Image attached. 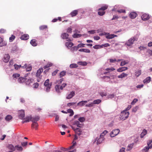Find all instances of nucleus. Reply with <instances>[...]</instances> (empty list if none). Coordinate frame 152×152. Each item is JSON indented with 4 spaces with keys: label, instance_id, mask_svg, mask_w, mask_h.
Wrapping results in <instances>:
<instances>
[{
    "label": "nucleus",
    "instance_id": "dca6fc26",
    "mask_svg": "<svg viewBox=\"0 0 152 152\" xmlns=\"http://www.w3.org/2000/svg\"><path fill=\"white\" fill-rule=\"evenodd\" d=\"M77 131H75V133L77 134L79 136H80L83 134V132L81 129H80L78 128H77Z\"/></svg>",
    "mask_w": 152,
    "mask_h": 152
},
{
    "label": "nucleus",
    "instance_id": "1a4fd4ad",
    "mask_svg": "<svg viewBox=\"0 0 152 152\" xmlns=\"http://www.w3.org/2000/svg\"><path fill=\"white\" fill-rule=\"evenodd\" d=\"M40 117L37 115L32 117L31 116V121L33 123L37 122L40 119Z\"/></svg>",
    "mask_w": 152,
    "mask_h": 152
},
{
    "label": "nucleus",
    "instance_id": "9b49d317",
    "mask_svg": "<svg viewBox=\"0 0 152 152\" xmlns=\"http://www.w3.org/2000/svg\"><path fill=\"white\" fill-rule=\"evenodd\" d=\"M73 124L77 126L78 127L80 128L82 127L83 126V124H80L79 122L77 121H74L73 122Z\"/></svg>",
    "mask_w": 152,
    "mask_h": 152
},
{
    "label": "nucleus",
    "instance_id": "aec40b11",
    "mask_svg": "<svg viewBox=\"0 0 152 152\" xmlns=\"http://www.w3.org/2000/svg\"><path fill=\"white\" fill-rule=\"evenodd\" d=\"M43 69L42 68H40L39 69H38L37 71V72L36 74V76L37 77H39L41 73L43 72Z\"/></svg>",
    "mask_w": 152,
    "mask_h": 152
},
{
    "label": "nucleus",
    "instance_id": "f704fd0d",
    "mask_svg": "<svg viewBox=\"0 0 152 152\" xmlns=\"http://www.w3.org/2000/svg\"><path fill=\"white\" fill-rule=\"evenodd\" d=\"M108 8V6L107 5H105L104 6L98 9V11L102 10L104 11L105 10H106Z\"/></svg>",
    "mask_w": 152,
    "mask_h": 152
},
{
    "label": "nucleus",
    "instance_id": "4be33fe9",
    "mask_svg": "<svg viewBox=\"0 0 152 152\" xmlns=\"http://www.w3.org/2000/svg\"><path fill=\"white\" fill-rule=\"evenodd\" d=\"M128 68L127 67H123L118 68L117 71L118 72H121L126 70H127Z\"/></svg>",
    "mask_w": 152,
    "mask_h": 152
},
{
    "label": "nucleus",
    "instance_id": "ddd939ff",
    "mask_svg": "<svg viewBox=\"0 0 152 152\" xmlns=\"http://www.w3.org/2000/svg\"><path fill=\"white\" fill-rule=\"evenodd\" d=\"M10 56L8 54H5L4 55V61L5 63L8 62L10 59Z\"/></svg>",
    "mask_w": 152,
    "mask_h": 152
},
{
    "label": "nucleus",
    "instance_id": "c85d7f7f",
    "mask_svg": "<svg viewBox=\"0 0 152 152\" xmlns=\"http://www.w3.org/2000/svg\"><path fill=\"white\" fill-rule=\"evenodd\" d=\"M38 126V124L37 122L33 123L31 124V127L34 128L36 129H37Z\"/></svg>",
    "mask_w": 152,
    "mask_h": 152
},
{
    "label": "nucleus",
    "instance_id": "bf43d9fd",
    "mask_svg": "<svg viewBox=\"0 0 152 152\" xmlns=\"http://www.w3.org/2000/svg\"><path fill=\"white\" fill-rule=\"evenodd\" d=\"M115 70V69L112 67L111 68H107L105 69L106 71H113Z\"/></svg>",
    "mask_w": 152,
    "mask_h": 152
},
{
    "label": "nucleus",
    "instance_id": "774afa93",
    "mask_svg": "<svg viewBox=\"0 0 152 152\" xmlns=\"http://www.w3.org/2000/svg\"><path fill=\"white\" fill-rule=\"evenodd\" d=\"M58 69L56 70L52 73V75L53 76H55L56 74L58 73Z\"/></svg>",
    "mask_w": 152,
    "mask_h": 152
},
{
    "label": "nucleus",
    "instance_id": "e433bc0d",
    "mask_svg": "<svg viewBox=\"0 0 152 152\" xmlns=\"http://www.w3.org/2000/svg\"><path fill=\"white\" fill-rule=\"evenodd\" d=\"M12 117L11 115H7L5 118L6 120L8 121L12 120Z\"/></svg>",
    "mask_w": 152,
    "mask_h": 152
},
{
    "label": "nucleus",
    "instance_id": "0eeeda50",
    "mask_svg": "<svg viewBox=\"0 0 152 152\" xmlns=\"http://www.w3.org/2000/svg\"><path fill=\"white\" fill-rule=\"evenodd\" d=\"M69 36V34L67 33H64L61 34V37L63 39H67V41H71V39H70L68 38Z\"/></svg>",
    "mask_w": 152,
    "mask_h": 152
},
{
    "label": "nucleus",
    "instance_id": "ea45409f",
    "mask_svg": "<svg viewBox=\"0 0 152 152\" xmlns=\"http://www.w3.org/2000/svg\"><path fill=\"white\" fill-rule=\"evenodd\" d=\"M60 86L58 85H56L55 86L56 90V92L58 93H60Z\"/></svg>",
    "mask_w": 152,
    "mask_h": 152
},
{
    "label": "nucleus",
    "instance_id": "09e8293b",
    "mask_svg": "<svg viewBox=\"0 0 152 152\" xmlns=\"http://www.w3.org/2000/svg\"><path fill=\"white\" fill-rule=\"evenodd\" d=\"M93 48L95 49H98L99 48H102V45H96L95 46H93Z\"/></svg>",
    "mask_w": 152,
    "mask_h": 152
},
{
    "label": "nucleus",
    "instance_id": "c03bdc74",
    "mask_svg": "<svg viewBox=\"0 0 152 152\" xmlns=\"http://www.w3.org/2000/svg\"><path fill=\"white\" fill-rule=\"evenodd\" d=\"M15 38V37L13 35H12L11 37L9 38V41L11 42H12Z\"/></svg>",
    "mask_w": 152,
    "mask_h": 152
},
{
    "label": "nucleus",
    "instance_id": "4d7b16f0",
    "mask_svg": "<svg viewBox=\"0 0 152 152\" xmlns=\"http://www.w3.org/2000/svg\"><path fill=\"white\" fill-rule=\"evenodd\" d=\"M94 106V104L93 102H91L90 104H87L86 105V107H93Z\"/></svg>",
    "mask_w": 152,
    "mask_h": 152
},
{
    "label": "nucleus",
    "instance_id": "c9c22d12",
    "mask_svg": "<svg viewBox=\"0 0 152 152\" xmlns=\"http://www.w3.org/2000/svg\"><path fill=\"white\" fill-rule=\"evenodd\" d=\"M66 72L65 71H62L61 72L59 75V77L61 78L64 76L66 75Z\"/></svg>",
    "mask_w": 152,
    "mask_h": 152
},
{
    "label": "nucleus",
    "instance_id": "6ab92c4d",
    "mask_svg": "<svg viewBox=\"0 0 152 152\" xmlns=\"http://www.w3.org/2000/svg\"><path fill=\"white\" fill-rule=\"evenodd\" d=\"M78 10H74L71 12L70 15L72 17H73L74 16H76L78 14Z\"/></svg>",
    "mask_w": 152,
    "mask_h": 152
},
{
    "label": "nucleus",
    "instance_id": "b1692460",
    "mask_svg": "<svg viewBox=\"0 0 152 152\" xmlns=\"http://www.w3.org/2000/svg\"><path fill=\"white\" fill-rule=\"evenodd\" d=\"M24 120H26V122H29L30 121H31V115H29L27 116L26 117V118H24V119H23Z\"/></svg>",
    "mask_w": 152,
    "mask_h": 152
},
{
    "label": "nucleus",
    "instance_id": "052dcab7",
    "mask_svg": "<svg viewBox=\"0 0 152 152\" xmlns=\"http://www.w3.org/2000/svg\"><path fill=\"white\" fill-rule=\"evenodd\" d=\"M138 99H134L131 103V104L132 105H134V104L137 101Z\"/></svg>",
    "mask_w": 152,
    "mask_h": 152
},
{
    "label": "nucleus",
    "instance_id": "a878e982",
    "mask_svg": "<svg viewBox=\"0 0 152 152\" xmlns=\"http://www.w3.org/2000/svg\"><path fill=\"white\" fill-rule=\"evenodd\" d=\"M147 131L145 129L143 130L142 132L141 133L140 137L141 138H143L144 136H145L147 134Z\"/></svg>",
    "mask_w": 152,
    "mask_h": 152
},
{
    "label": "nucleus",
    "instance_id": "0e129e2a",
    "mask_svg": "<svg viewBox=\"0 0 152 152\" xmlns=\"http://www.w3.org/2000/svg\"><path fill=\"white\" fill-rule=\"evenodd\" d=\"M117 12H118L119 13H125L126 11L124 10L123 9H121L119 10H118L117 11Z\"/></svg>",
    "mask_w": 152,
    "mask_h": 152
},
{
    "label": "nucleus",
    "instance_id": "cd10ccee",
    "mask_svg": "<svg viewBox=\"0 0 152 152\" xmlns=\"http://www.w3.org/2000/svg\"><path fill=\"white\" fill-rule=\"evenodd\" d=\"M151 80V77H147L143 80V83H149Z\"/></svg>",
    "mask_w": 152,
    "mask_h": 152
},
{
    "label": "nucleus",
    "instance_id": "f257e3e1",
    "mask_svg": "<svg viewBox=\"0 0 152 152\" xmlns=\"http://www.w3.org/2000/svg\"><path fill=\"white\" fill-rule=\"evenodd\" d=\"M129 114V112L125 110L121 112L120 116V120H125L128 117Z\"/></svg>",
    "mask_w": 152,
    "mask_h": 152
},
{
    "label": "nucleus",
    "instance_id": "680f3d73",
    "mask_svg": "<svg viewBox=\"0 0 152 152\" xmlns=\"http://www.w3.org/2000/svg\"><path fill=\"white\" fill-rule=\"evenodd\" d=\"M20 76V74L15 73L13 74V77L15 78H17L18 77H19Z\"/></svg>",
    "mask_w": 152,
    "mask_h": 152
},
{
    "label": "nucleus",
    "instance_id": "6e6552de",
    "mask_svg": "<svg viewBox=\"0 0 152 152\" xmlns=\"http://www.w3.org/2000/svg\"><path fill=\"white\" fill-rule=\"evenodd\" d=\"M142 19L144 21L148 20L150 18V16L148 14L144 13L141 16Z\"/></svg>",
    "mask_w": 152,
    "mask_h": 152
},
{
    "label": "nucleus",
    "instance_id": "69168bd1",
    "mask_svg": "<svg viewBox=\"0 0 152 152\" xmlns=\"http://www.w3.org/2000/svg\"><path fill=\"white\" fill-rule=\"evenodd\" d=\"M100 95L102 97L105 96L107 95L106 93L105 92H102L100 93Z\"/></svg>",
    "mask_w": 152,
    "mask_h": 152
},
{
    "label": "nucleus",
    "instance_id": "a211bd4d",
    "mask_svg": "<svg viewBox=\"0 0 152 152\" xmlns=\"http://www.w3.org/2000/svg\"><path fill=\"white\" fill-rule=\"evenodd\" d=\"M26 80H27V78H26L25 77H20L18 79V82L21 83H23L24 82H25V81H26Z\"/></svg>",
    "mask_w": 152,
    "mask_h": 152
},
{
    "label": "nucleus",
    "instance_id": "79ce46f5",
    "mask_svg": "<svg viewBox=\"0 0 152 152\" xmlns=\"http://www.w3.org/2000/svg\"><path fill=\"white\" fill-rule=\"evenodd\" d=\"M81 35L75 33L74 34L72 35L73 38H77L80 37H81Z\"/></svg>",
    "mask_w": 152,
    "mask_h": 152
},
{
    "label": "nucleus",
    "instance_id": "49530a36",
    "mask_svg": "<svg viewBox=\"0 0 152 152\" xmlns=\"http://www.w3.org/2000/svg\"><path fill=\"white\" fill-rule=\"evenodd\" d=\"M139 107L138 106H136L133 107L132 110V112L135 113L138 109Z\"/></svg>",
    "mask_w": 152,
    "mask_h": 152
},
{
    "label": "nucleus",
    "instance_id": "864d4df0",
    "mask_svg": "<svg viewBox=\"0 0 152 152\" xmlns=\"http://www.w3.org/2000/svg\"><path fill=\"white\" fill-rule=\"evenodd\" d=\"M15 148H16L18 150V151H22L23 148L22 147L20 146H19L18 145H17L15 146Z\"/></svg>",
    "mask_w": 152,
    "mask_h": 152
},
{
    "label": "nucleus",
    "instance_id": "2eb2a0df",
    "mask_svg": "<svg viewBox=\"0 0 152 152\" xmlns=\"http://www.w3.org/2000/svg\"><path fill=\"white\" fill-rule=\"evenodd\" d=\"M29 35L28 34H25L23 35L20 37V39L23 40H26L29 38Z\"/></svg>",
    "mask_w": 152,
    "mask_h": 152
},
{
    "label": "nucleus",
    "instance_id": "f3484780",
    "mask_svg": "<svg viewBox=\"0 0 152 152\" xmlns=\"http://www.w3.org/2000/svg\"><path fill=\"white\" fill-rule=\"evenodd\" d=\"M30 43L31 45L33 46H36L37 45V41L35 39H32Z\"/></svg>",
    "mask_w": 152,
    "mask_h": 152
},
{
    "label": "nucleus",
    "instance_id": "7c9ffc66",
    "mask_svg": "<svg viewBox=\"0 0 152 152\" xmlns=\"http://www.w3.org/2000/svg\"><path fill=\"white\" fill-rule=\"evenodd\" d=\"M67 113H70V114L69 116H72L74 114L73 111L72 109H68L67 110Z\"/></svg>",
    "mask_w": 152,
    "mask_h": 152
},
{
    "label": "nucleus",
    "instance_id": "7ed1b4c3",
    "mask_svg": "<svg viewBox=\"0 0 152 152\" xmlns=\"http://www.w3.org/2000/svg\"><path fill=\"white\" fill-rule=\"evenodd\" d=\"M49 80L48 79L44 83V86L46 87V90L47 92L50 91L52 85L51 83H49Z\"/></svg>",
    "mask_w": 152,
    "mask_h": 152
},
{
    "label": "nucleus",
    "instance_id": "5fc2aeb1",
    "mask_svg": "<svg viewBox=\"0 0 152 152\" xmlns=\"http://www.w3.org/2000/svg\"><path fill=\"white\" fill-rule=\"evenodd\" d=\"M107 131L105 130L101 134L100 136L102 137H103L104 135L107 133Z\"/></svg>",
    "mask_w": 152,
    "mask_h": 152
},
{
    "label": "nucleus",
    "instance_id": "8fccbe9b",
    "mask_svg": "<svg viewBox=\"0 0 152 152\" xmlns=\"http://www.w3.org/2000/svg\"><path fill=\"white\" fill-rule=\"evenodd\" d=\"M78 120L80 122H83L85 121V118L83 117H80L79 119Z\"/></svg>",
    "mask_w": 152,
    "mask_h": 152
},
{
    "label": "nucleus",
    "instance_id": "6e6d98bb",
    "mask_svg": "<svg viewBox=\"0 0 152 152\" xmlns=\"http://www.w3.org/2000/svg\"><path fill=\"white\" fill-rule=\"evenodd\" d=\"M32 69L31 66L30 65L28 66V67L26 68L27 71H31Z\"/></svg>",
    "mask_w": 152,
    "mask_h": 152
},
{
    "label": "nucleus",
    "instance_id": "9d476101",
    "mask_svg": "<svg viewBox=\"0 0 152 152\" xmlns=\"http://www.w3.org/2000/svg\"><path fill=\"white\" fill-rule=\"evenodd\" d=\"M137 13L135 12H131L129 15V17L131 19H132L135 18L137 17Z\"/></svg>",
    "mask_w": 152,
    "mask_h": 152
},
{
    "label": "nucleus",
    "instance_id": "13d9d810",
    "mask_svg": "<svg viewBox=\"0 0 152 152\" xmlns=\"http://www.w3.org/2000/svg\"><path fill=\"white\" fill-rule=\"evenodd\" d=\"M66 85L67 84L66 83L62 84L61 86L60 87V89L61 90H63V88H64L66 86Z\"/></svg>",
    "mask_w": 152,
    "mask_h": 152
},
{
    "label": "nucleus",
    "instance_id": "393cba45",
    "mask_svg": "<svg viewBox=\"0 0 152 152\" xmlns=\"http://www.w3.org/2000/svg\"><path fill=\"white\" fill-rule=\"evenodd\" d=\"M104 138L103 137L100 136V137L98 139L97 142V144H98L101 143L104 140Z\"/></svg>",
    "mask_w": 152,
    "mask_h": 152
},
{
    "label": "nucleus",
    "instance_id": "e2e57ef3",
    "mask_svg": "<svg viewBox=\"0 0 152 152\" xmlns=\"http://www.w3.org/2000/svg\"><path fill=\"white\" fill-rule=\"evenodd\" d=\"M128 62H126L125 61H122L121 63V66H123L124 65H125L128 64Z\"/></svg>",
    "mask_w": 152,
    "mask_h": 152
},
{
    "label": "nucleus",
    "instance_id": "412c9836",
    "mask_svg": "<svg viewBox=\"0 0 152 152\" xmlns=\"http://www.w3.org/2000/svg\"><path fill=\"white\" fill-rule=\"evenodd\" d=\"M65 45L68 48H69L72 46L74 44L73 43L71 42H66L65 43Z\"/></svg>",
    "mask_w": 152,
    "mask_h": 152
},
{
    "label": "nucleus",
    "instance_id": "473e14b6",
    "mask_svg": "<svg viewBox=\"0 0 152 152\" xmlns=\"http://www.w3.org/2000/svg\"><path fill=\"white\" fill-rule=\"evenodd\" d=\"M53 65V64L51 63H48L45 66L43 67V68L44 69H45L46 68H48L49 67L52 66Z\"/></svg>",
    "mask_w": 152,
    "mask_h": 152
},
{
    "label": "nucleus",
    "instance_id": "4c0bfd02",
    "mask_svg": "<svg viewBox=\"0 0 152 152\" xmlns=\"http://www.w3.org/2000/svg\"><path fill=\"white\" fill-rule=\"evenodd\" d=\"M77 64L79 65L85 66L87 65V63L86 62L79 61L77 62Z\"/></svg>",
    "mask_w": 152,
    "mask_h": 152
},
{
    "label": "nucleus",
    "instance_id": "4468645a",
    "mask_svg": "<svg viewBox=\"0 0 152 152\" xmlns=\"http://www.w3.org/2000/svg\"><path fill=\"white\" fill-rule=\"evenodd\" d=\"M75 94V92L74 91H72L67 95V96L66 97V98L67 99H70L74 96Z\"/></svg>",
    "mask_w": 152,
    "mask_h": 152
},
{
    "label": "nucleus",
    "instance_id": "f8f14e48",
    "mask_svg": "<svg viewBox=\"0 0 152 152\" xmlns=\"http://www.w3.org/2000/svg\"><path fill=\"white\" fill-rule=\"evenodd\" d=\"M117 36L114 34H110L109 33H108L107 35L106 36V38L107 39H112L115 37H117Z\"/></svg>",
    "mask_w": 152,
    "mask_h": 152
},
{
    "label": "nucleus",
    "instance_id": "5701e85b",
    "mask_svg": "<svg viewBox=\"0 0 152 152\" xmlns=\"http://www.w3.org/2000/svg\"><path fill=\"white\" fill-rule=\"evenodd\" d=\"M88 102L87 101H82L80 102L79 103H78L77 104V105L78 106H83L86 103H87Z\"/></svg>",
    "mask_w": 152,
    "mask_h": 152
},
{
    "label": "nucleus",
    "instance_id": "423d86ee",
    "mask_svg": "<svg viewBox=\"0 0 152 152\" xmlns=\"http://www.w3.org/2000/svg\"><path fill=\"white\" fill-rule=\"evenodd\" d=\"M25 114L24 110H21L18 112V117L20 119L23 120L25 117Z\"/></svg>",
    "mask_w": 152,
    "mask_h": 152
},
{
    "label": "nucleus",
    "instance_id": "2f4dec72",
    "mask_svg": "<svg viewBox=\"0 0 152 152\" xmlns=\"http://www.w3.org/2000/svg\"><path fill=\"white\" fill-rule=\"evenodd\" d=\"M33 81V79H27L25 81L26 84L27 85H29Z\"/></svg>",
    "mask_w": 152,
    "mask_h": 152
},
{
    "label": "nucleus",
    "instance_id": "58836bf2",
    "mask_svg": "<svg viewBox=\"0 0 152 152\" xmlns=\"http://www.w3.org/2000/svg\"><path fill=\"white\" fill-rule=\"evenodd\" d=\"M78 67V65L75 64H72L70 65V67L71 68H76Z\"/></svg>",
    "mask_w": 152,
    "mask_h": 152
},
{
    "label": "nucleus",
    "instance_id": "72a5a7b5",
    "mask_svg": "<svg viewBox=\"0 0 152 152\" xmlns=\"http://www.w3.org/2000/svg\"><path fill=\"white\" fill-rule=\"evenodd\" d=\"M8 148L9 149L12 151H14L15 150V148L12 145H9L8 146Z\"/></svg>",
    "mask_w": 152,
    "mask_h": 152
},
{
    "label": "nucleus",
    "instance_id": "37998d69",
    "mask_svg": "<svg viewBox=\"0 0 152 152\" xmlns=\"http://www.w3.org/2000/svg\"><path fill=\"white\" fill-rule=\"evenodd\" d=\"M105 12L102 10L99 11L98 14L100 16H102L104 14Z\"/></svg>",
    "mask_w": 152,
    "mask_h": 152
},
{
    "label": "nucleus",
    "instance_id": "20e7f679",
    "mask_svg": "<svg viewBox=\"0 0 152 152\" xmlns=\"http://www.w3.org/2000/svg\"><path fill=\"white\" fill-rule=\"evenodd\" d=\"M137 40V38L133 37H132L128 40L125 43V45L129 46H131L133 44L134 42Z\"/></svg>",
    "mask_w": 152,
    "mask_h": 152
},
{
    "label": "nucleus",
    "instance_id": "603ef678",
    "mask_svg": "<svg viewBox=\"0 0 152 152\" xmlns=\"http://www.w3.org/2000/svg\"><path fill=\"white\" fill-rule=\"evenodd\" d=\"M133 145V144H130L127 147V150L128 151L130 150L132 148Z\"/></svg>",
    "mask_w": 152,
    "mask_h": 152
},
{
    "label": "nucleus",
    "instance_id": "c756f323",
    "mask_svg": "<svg viewBox=\"0 0 152 152\" xmlns=\"http://www.w3.org/2000/svg\"><path fill=\"white\" fill-rule=\"evenodd\" d=\"M128 75V74L124 73H122L121 75H118V77L120 78H123L124 77L127 76Z\"/></svg>",
    "mask_w": 152,
    "mask_h": 152
},
{
    "label": "nucleus",
    "instance_id": "3c124183",
    "mask_svg": "<svg viewBox=\"0 0 152 152\" xmlns=\"http://www.w3.org/2000/svg\"><path fill=\"white\" fill-rule=\"evenodd\" d=\"M47 28V26H42L39 27V29L40 30H43L45 29H46Z\"/></svg>",
    "mask_w": 152,
    "mask_h": 152
},
{
    "label": "nucleus",
    "instance_id": "bb28decb",
    "mask_svg": "<svg viewBox=\"0 0 152 152\" xmlns=\"http://www.w3.org/2000/svg\"><path fill=\"white\" fill-rule=\"evenodd\" d=\"M79 51L80 52H83L87 53H90L91 52L90 50L87 49H80L79 50Z\"/></svg>",
    "mask_w": 152,
    "mask_h": 152
},
{
    "label": "nucleus",
    "instance_id": "39448f33",
    "mask_svg": "<svg viewBox=\"0 0 152 152\" xmlns=\"http://www.w3.org/2000/svg\"><path fill=\"white\" fill-rule=\"evenodd\" d=\"M120 132L118 129H115L113 130L110 133V135L111 137H113L117 135Z\"/></svg>",
    "mask_w": 152,
    "mask_h": 152
},
{
    "label": "nucleus",
    "instance_id": "de8ad7c7",
    "mask_svg": "<svg viewBox=\"0 0 152 152\" xmlns=\"http://www.w3.org/2000/svg\"><path fill=\"white\" fill-rule=\"evenodd\" d=\"M141 73V70H138L137 71H136L135 72V75L136 76L138 77L139 76Z\"/></svg>",
    "mask_w": 152,
    "mask_h": 152
},
{
    "label": "nucleus",
    "instance_id": "a18cd8bd",
    "mask_svg": "<svg viewBox=\"0 0 152 152\" xmlns=\"http://www.w3.org/2000/svg\"><path fill=\"white\" fill-rule=\"evenodd\" d=\"M78 46H74L73 47H72L71 49V51H76L78 49Z\"/></svg>",
    "mask_w": 152,
    "mask_h": 152
},
{
    "label": "nucleus",
    "instance_id": "f03ea898",
    "mask_svg": "<svg viewBox=\"0 0 152 152\" xmlns=\"http://www.w3.org/2000/svg\"><path fill=\"white\" fill-rule=\"evenodd\" d=\"M152 142V140H149L147 142V146H145L142 150V151L143 152H147L149 149H151L152 148V144L151 143Z\"/></svg>",
    "mask_w": 152,
    "mask_h": 152
},
{
    "label": "nucleus",
    "instance_id": "a19ab883",
    "mask_svg": "<svg viewBox=\"0 0 152 152\" xmlns=\"http://www.w3.org/2000/svg\"><path fill=\"white\" fill-rule=\"evenodd\" d=\"M101 102V100L99 99H98L94 100L93 102L94 104H99Z\"/></svg>",
    "mask_w": 152,
    "mask_h": 152
},
{
    "label": "nucleus",
    "instance_id": "338daca9",
    "mask_svg": "<svg viewBox=\"0 0 152 152\" xmlns=\"http://www.w3.org/2000/svg\"><path fill=\"white\" fill-rule=\"evenodd\" d=\"M76 103V102H70L67 103V106L68 107H70Z\"/></svg>",
    "mask_w": 152,
    "mask_h": 152
}]
</instances>
